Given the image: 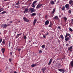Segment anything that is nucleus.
<instances>
[{
  "label": "nucleus",
  "instance_id": "19",
  "mask_svg": "<svg viewBox=\"0 0 73 73\" xmlns=\"http://www.w3.org/2000/svg\"><path fill=\"white\" fill-rule=\"evenodd\" d=\"M61 66V64H58V68H60Z\"/></svg>",
  "mask_w": 73,
  "mask_h": 73
},
{
  "label": "nucleus",
  "instance_id": "32",
  "mask_svg": "<svg viewBox=\"0 0 73 73\" xmlns=\"http://www.w3.org/2000/svg\"><path fill=\"white\" fill-rule=\"evenodd\" d=\"M9 47L11 46V42H9Z\"/></svg>",
  "mask_w": 73,
  "mask_h": 73
},
{
  "label": "nucleus",
  "instance_id": "38",
  "mask_svg": "<svg viewBox=\"0 0 73 73\" xmlns=\"http://www.w3.org/2000/svg\"><path fill=\"white\" fill-rule=\"evenodd\" d=\"M68 13H71V10H69L68 11Z\"/></svg>",
  "mask_w": 73,
  "mask_h": 73
},
{
  "label": "nucleus",
  "instance_id": "50",
  "mask_svg": "<svg viewBox=\"0 0 73 73\" xmlns=\"http://www.w3.org/2000/svg\"><path fill=\"white\" fill-rule=\"evenodd\" d=\"M13 23V21H11L9 22L10 23Z\"/></svg>",
  "mask_w": 73,
  "mask_h": 73
},
{
  "label": "nucleus",
  "instance_id": "11",
  "mask_svg": "<svg viewBox=\"0 0 73 73\" xmlns=\"http://www.w3.org/2000/svg\"><path fill=\"white\" fill-rule=\"evenodd\" d=\"M58 70L60 72H65V70L62 69H58Z\"/></svg>",
  "mask_w": 73,
  "mask_h": 73
},
{
  "label": "nucleus",
  "instance_id": "34",
  "mask_svg": "<svg viewBox=\"0 0 73 73\" xmlns=\"http://www.w3.org/2000/svg\"><path fill=\"white\" fill-rule=\"evenodd\" d=\"M69 31H71V32H72L73 31V30H72V29L70 28L69 29Z\"/></svg>",
  "mask_w": 73,
  "mask_h": 73
},
{
  "label": "nucleus",
  "instance_id": "35",
  "mask_svg": "<svg viewBox=\"0 0 73 73\" xmlns=\"http://www.w3.org/2000/svg\"><path fill=\"white\" fill-rule=\"evenodd\" d=\"M24 39H25V40L27 39V36H24Z\"/></svg>",
  "mask_w": 73,
  "mask_h": 73
},
{
  "label": "nucleus",
  "instance_id": "31",
  "mask_svg": "<svg viewBox=\"0 0 73 73\" xmlns=\"http://www.w3.org/2000/svg\"><path fill=\"white\" fill-rule=\"evenodd\" d=\"M28 11V8H26L25 10V11L27 12Z\"/></svg>",
  "mask_w": 73,
  "mask_h": 73
},
{
  "label": "nucleus",
  "instance_id": "43",
  "mask_svg": "<svg viewBox=\"0 0 73 73\" xmlns=\"http://www.w3.org/2000/svg\"><path fill=\"white\" fill-rule=\"evenodd\" d=\"M68 37V35H67V34H66V35L65 36V38H66Z\"/></svg>",
  "mask_w": 73,
  "mask_h": 73
},
{
  "label": "nucleus",
  "instance_id": "59",
  "mask_svg": "<svg viewBox=\"0 0 73 73\" xmlns=\"http://www.w3.org/2000/svg\"><path fill=\"white\" fill-rule=\"evenodd\" d=\"M59 2V1H58L57 2L58 3V2Z\"/></svg>",
  "mask_w": 73,
  "mask_h": 73
},
{
  "label": "nucleus",
  "instance_id": "4",
  "mask_svg": "<svg viewBox=\"0 0 73 73\" xmlns=\"http://www.w3.org/2000/svg\"><path fill=\"white\" fill-rule=\"evenodd\" d=\"M65 7L66 8L69 9V8H70V7H69V4H66L65 5Z\"/></svg>",
  "mask_w": 73,
  "mask_h": 73
},
{
  "label": "nucleus",
  "instance_id": "49",
  "mask_svg": "<svg viewBox=\"0 0 73 73\" xmlns=\"http://www.w3.org/2000/svg\"><path fill=\"white\" fill-rule=\"evenodd\" d=\"M49 35V33H47V34H46V36L47 35Z\"/></svg>",
  "mask_w": 73,
  "mask_h": 73
},
{
  "label": "nucleus",
  "instance_id": "46",
  "mask_svg": "<svg viewBox=\"0 0 73 73\" xmlns=\"http://www.w3.org/2000/svg\"><path fill=\"white\" fill-rule=\"evenodd\" d=\"M3 44H5V42L4 41H3L2 42Z\"/></svg>",
  "mask_w": 73,
  "mask_h": 73
},
{
  "label": "nucleus",
  "instance_id": "33",
  "mask_svg": "<svg viewBox=\"0 0 73 73\" xmlns=\"http://www.w3.org/2000/svg\"><path fill=\"white\" fill-rule=\"evenodd\" d=\"M19 1H18V2L16 3V5H19Z\"/></svg>",
  "mask_w": 73,
  "mask_h": 73
},
{
  "label": "nucleus",
  "instance_id": "51",
  "mask_svg": "<svg viewBox=\"0 0 73 73\" xmlns=\"http://www.w3.org/2000/svg\"><path fill=\"white\" fill-rule=\"evenodd\" d=\"M60 27L59 26H58V29H60Z\"/></svg>",
  "mask_w": 73,
  "mask_h": 73
},
{
  "label": "nucleus",
  "instance_id": "42",
  "mask_svg": "<svg viewBox=\"0 0 73 73\" xmlns=\"http://www.w3.org/2000/svg\"><path fill=\"white\" fill-rule=\"evenodd\" d=\"M43 35V37H44V38H46V36H45V35Z\"/></svg>",
  "mask_w": 73,
  "mask_h": 73
},
{
  "label": "nucleus",
  "instance_id": "26",
  "mask_svg": "<svg viewBox=\"0 0 73 73\" xmlns=\"http://www.w3.org/2000/svg\"><path fill=\"white\" fill-rule=\"evenodd\" d=\"M41 47L42 48H44L45 47V45H44H44H42V46Z\"/></svg>",
  "mask_w": 73,
  "mask_h": 73
},
{
  "label": "nucleus",
  "instance_id": "18",
  "mask_svg": "<svg viewBox=\"0 0 73 73\" xmlns=\"http://www.w3.org/2000/svg\"><path fill=\"white\" fill-rule=\"evenodd\" d=\"M72 49H73V48L72 47V46H71L70 47H68V50H71Z\"/></svg>",
  "mask_w": 73,
  "mask_h": 73
},
{
  "label": "nucleus",
  "instance_id": "41",
  "mask_svg": "<svg viewBox=\"0 0 73 73\" xmlns=\"http://www.w3.org/2000/svg\"><path fill=\"white\" fill-rule=\"evenodd\" d=\"M32 7H33V8H35V5H33L32 6Z\"/></svg>",
  "mask_w": 73,
  "mask_h": 73
},
{
  "label": "nucleus",
  "instance_id": "13",
  "mask_svg": "<svg viewBox=\"0 0 73 73\" xmlns=\"http://www.w3.org/2000/svg\"><path fill=\"white\" fill-rule=\"evenodd\" d=\"M49 21L47 20L45 22V25H48V24H49Z\"/></svg>",
  "mask_w": 73,
  "mask_h": 73
},
{
  "label": "nucleus",
  "instance_id": "57",
  "mask_svg": "<svg viewBox=\"0 0 73 73\" xmlns=\"http://www.w3.org/2000/svg\"><path fill=\"white\" fill-rule=\"evenodd\" d=\"M58 42H60V40H58Z\"/></svg>",
  "mask_w": 73,
  "mask_h": 73
},
{
  "label": "nucleus",
  "instance_id": "22",
  "mask_svg": "<svg viewBox=\"0 0 73 73\" xmlns=\"http://www.w3.org/2000/svg\"><path fill=\"white\" fill-rule=\"evenodd\" d=\"M37 2V1H35L33 2V3L32 5H35V3H36Z\"/></svg>",
  "mask_w": 73,
  "mask_h": 73
},
{
  "label": "nucleus",
  "instance_id": "7",
  "mask_svg": "<svg viewBox=\"0 0 73 73\" xmlns=\"http://www.w3.org/2000/svg\"><path fill=\"white\" fill-rule=\"evenodd\" d=\"M52 60L53 59L52 58H51L50 59L49 62L48 63V65H50L51 64V63H52Z\"/></svg>",
  "mask_w": 73,
  "mask_h": 73
},
{
  "label": "nucleus",
  "instance_id": "48",
  "mask_svg": "<svg viewBox=\"0 0 73 73\" xmlns=\"http://www.w3.org/2000/svg\"><path fill=\"white\" fill-rule=\"evenodd\" d=\"M21 50V49H18V51H20Z\"/></svg>",
  "mask_w": 73,
  "mask_h": 73
},
{
  "label": "nucleus",
  "instance_id": "63",
  "mask_svg": "<svg viewBox=\"0 0 73 73\" xmlns=\"http://www.w3.org/2000/svg\"><path fill=\"white\" fill-rule=\"evenodd\" d=\"M3 41H5V39H3Z\"/></svg>",
  "mask_w": 73,
  "mask_h": 73
},
{
  "label": "nucleus",
  "instance_id": "9",
  "mask_svg": "<svg viewBox=\"0 0 73 73\" xmlns=\"http://www.w3.org/2000/svg\"><path fill=\"white\" fill-rule=\"evenodd\" d=\"M23 19L25 21H26V22H29V20H27V18L25 17H23Z\"/></svg>",
  "mask_w": 73,
  "mask_h": 73
},
{
  "label": "nucleus",
  "instance_id": "56",
  "mask_svg": "<svg viewBox=\"0 0 73 73\" xmlns=\"http://www.w3.org/2000/svg\"><path fill=\"white\" fill-rule=\"evenodd\" d=\"M59 17H61V15H59Z\"/></svg>",
  "mask_w": 73,
  "mask_h": 73
},
{
  "label": "nucleus",
  "instance_id": "39",
  "mask_svg": "<svg viewBox=\"0 0 73 73\" xmlns=\"http://www.w3.org/2000/svg\"><path fill=\"white\" fill-rule=\"evenodd\" d=\"M39 53H42V50H39Z\"/></svg>",
  "mask_w": 73,
  "mask_h": 73
},
{
  "label": "nucleus",
  "instance_id": "5",
  "mask_svg": "<svg viewBox=\"0 0 73 73\" xmlns=\"http://www.w3.org/2000/svg\"><path fill=\"white\" fill-rule=\"evenodd\" d=\"M69 4H71V6H73V1L72 0H70L69 2Z\"/></svg>",
  "mask_w": 73,
  "mask_h": 73
},
{
  "label": "nucleus",
  "instance_id": "25",
  "mask_svg": "<svg viewBox=\"0 0 73 73\" xmlns=\"http://www.w3.org/2000/svg\"><path fill=\"white\" fill-rule=\"evenodd\" d=\"M36 66V65L35 64H32L31 65V66H32V67H35V66Z\"/></svg>",
  "mask_w": 73,
  "mask_h": 73
},
{
  "label": "nucleus",
  "instance_id": "12",
  "mask_svg": "<svg viewBox=\"0 0 73 73\" xmlns=\"http://www.w3.org/2000/svg\"><path fill=\"white\" fill-rule=\"evenodd\" d=\"M50 3L52 5H53V4H54V2L53 1H50Z\"/></svg>",
  "mask_w": 73,
  "mask_h": 73
},
{
  "label": "nucleus",
  "instance_id": "16",
  "mask_svg": "<svg viewBox=\"0 0 73 73\" xmlns=\"http://www.w3.org/2000/svg\"><path fill=\"white\" fill-rule=\"evenodd\" d=\"M1 50L2 51V53H4V52L5 51V49H4V48H2Z\"/></svg>",
  "mask_w": 73,
  "mask_h": 73
},
{
  "label": "nucleus",
  "instance_id": "62",
  "mask_svg": "<svg viewBox=\"0 0 73 73\" xmlns=\"http://www.w3.org/2000/svg\"><path fill=\"white\" fill-rule=\"evenodd\" d=\"M69 37H70H70H71V36H70V35Z\"/></svg>",
  "mask_w": 73,
  "mask_h": 73
},
{
  "label": "nucleus",
  "instance_id": "6",
  "mask_svg": "<svg viewBox=\"0 0 73 73\" xmlns=\"http://www.w3.org/2000/svg\"><path fill=\"white\" fill-rule=\"evenodd\" d=\"M30 11L31 13H33L35 11V9L34 8H30Z\"/></svg>",
  "mask_w": 73,
  "mask_h": 73
},
{
  "label": "nucleus",
  "instance_id": "3",
  "mask_svg": "<svg viewBox=\"0 0 73 73\" xmlns=\"http://www.w3.org/2000/svg\"><path fill=\"white\" fill-rule=\"evenodd\" d=\"M42 4H41L40 3H39L37 5L36 8H40L41 7H42Z\"/></svg>",
  "mask_w": 73,
  "mask_h": 73
},
{
  "label": "nucleus",
  "instance_id": "17",
  "mask_svg": "<svg viewBox=\"0 0 73 73\" xmlns=\"http://www.w3.org/2000/svg\"><path fill=\"white\" fill-rule=\"evenodd\" d=\"M61 9L62 10V11H65V6H63L62 8H61Z\"/></svg>",
  "mask_w": 73,
  "mask_h": 73
},
{
  "label": "nucleus",
  "instance_id": "61",
  "mask_svg": "<svg viewBox=\"0 0 73 73\" xmlns=\"http://www.w3.org/2000/svg\"><path fill=\"white\" fill-rule=\"evenodd\" d=\"M70 50V51H71V52H72V50Z\"/></svg>",
  "mask_w": 73,
  "mask_h": 73
},
{
  "label": "nucleus",
  "instance_id": "29",
  "mask_svg": "<svg viewBox=\"0 0 73 73\" xmlns=\"http://www.w3.org/2000/svg\"><path fill=\"white\" fill-rule=\"evenodd\" d=\"M4 13H7V12L6 11H4L3 12H2V14L3 15V14H4Z\"/></svg>",
  "mask_w": 73,
  "mask_h": 73
},
{
  "label": "nucleus",
  "instance_id": "1",
  "mask_svg": "<svg viewBox=\"0 0 73 73\" xmlns=\"http://www.w3.org/2000/svg\"><path fill=\"white\" fill-rule=\"evenodd\" d=\"M10 26V24H8V25H7L6 24H5L4 25H2V27H3V28H7V27H8L9 26Z\"/></svg>",
  "mask_w": 73,
  "mask_h": 73
},
{
  "label": "nucleus",
  "instance_id": "20",
  "mask_svg": "<svg viewBox=\"0 0 73 73\" xmlns=\"http://www.w3.org/2000/svg\"><path fill=\"white\" fill-rule=\"evenodd\" d=\"M69 40V38L68 37L66 38L65 39V40L66 41H67L68 40Z\"/></svg>",
  "mask_w": 73,
  "mask_h": 73
},
{
  "label": "nucleus",
  "instance_id": "24",
  "mask_svg": "<svg viewBox=\"0 0 73 73\" xmlns=\"http://www.w3.org/2000/svg\"><path fill=\"white\" fill-rule=\"evenodd\" d=\"M60 36L62 40H64V36H63V35H60Z\"/></svg>",
  "mask_w": 73,
  "mask_h": 73
},
{
  "label": "nucleus",
  "instance_id": "14",
  "mask_svg": "<svg viewBox=\"0 0 73 73\" xmlns=\"http://www.w3.org/2000/svg\"><path fill=\"white\" fill-rule=\"evenodd\" d=\"M22 33H21L20 34H18L16 36L15 38H18V37H19V36H20V35H21Z\"/></svg>",
  "mask_w": 73,
  "mask_h": 73
},
{
  "label": "nucleus",
  "instance_id": "37",
  "mask_svg": "<svg viewBox=\"0 0 73 73\" xmlns=\"http://www.w3.org/2000/svg\"><path fill=\"white\" fill-rule=\"evenodd\" d=\"M66 35H67V36H70V34L68 33H66Z\"/></svg>",
  "mask_w": 73,
  "mask_h": 73
},
{
  "label": "nucleus",
  "instance_id": "23",
  "mask_svg": "<svg viewBox=\"0 0 73 73\" xmlns=\"http://www.w3.org/2000/svg\"><path fill=\"white\" fill-rule=\"evenodd\" d=\"M36 16V13H33L31 14V16Z\"/></svg>",
  "mask_w": 73,
  "mask_h": 73
},
{
  "label": "nucleus",
  "instance_id": "27",
  "mask_svg": "<svg viewBox=\"0 0 73 73\" xmlns=\"http://www.w3.org/2000/svg\"><path fill=\"white\" fill-rule=\"evenodd\" d=\"M54 12H55V9H54L52 11V14H53V13H54Z\"/></svg>",
  "mask_w": 73,
  "mask_h": 73
},
{
  "label": "nucleus",
  "instance_id": "8",
  "mask_svg": "<svg viewBox=\"0 0 73 73\" xmlns=\"http://www.w3.org/2000/svg\"><path fill=\"white\" fill-rule=\"evenodd\" d=\"M70 65L71 66V68L73 67V60L70 63Z\"/></svg>",
  "mask_w": 73,
  "mask_h": 73
},
{
  "label": "nucleus",
  "instance_id": "45",
  "mask_svg": "<svg viewBox=\"0 0 73 73\" xmlns=\"http://www.w3.org/2000/svg\"><path fill=\"white\" fill-rule=\"evenodd\" d=\"M49 27H52V25L51 24H50L48 26Z\"/></svg>",
  "mask_w": 73,
  "mask_h": 73
},
{
  "label": "nucleus",
  "instance_id": "30",
  "mask_svg": "<svg viewBox=\"0 0 73 73\" xmlns=\"http://www.w3.org/2000/svg\"><path fill=\"white\" fill-rule=\"evenodd\" d=\"M64 19L65 21L66 22V20H67V18H66V17H64Z\"/></svg>",
  "mask_w": 73,
  "mask_h": 73
},
{
  "label": "nucleus",
  "instance_id": "52",
  "mask_svg": "<svg viewBox=\"0 0 73 73\" xmlns=\"http://www.w3.org/2000/svg\"><path fill=\"white\" fill-rule=\"evenodd\" d=\"M68 45H69V44H66V46H68Z\"/></svg>",
  "mask_w": 73,
  "mask_h": 73
},
{
  "label": "nucleus",
  "instance_id": "21",
  "mask_svg": "<svg viewBox=\"0 0 73 73\" xmlns=\"http://www.w3.org/2000/svg\"><path fill=\"white\" fill-rule=\"evenodd\" d=\"M40 64V62H37V63L35 64L36 66H37V65H38Z\"/></svg>",
  "mask_w": 73,
  "mask_h": 73
},
{
  "label": "nucleus",
  "instance_id": "55",
  "mask_svg": "<svg viewBox=\"0 0 73 73\" xmlns=\"http://www.w3.org/2000/svg\"><path fill=\"white\" fill-rule=\"evenodd\" d=\"M71 21H72V22H73V19H72L71 20Z\"/></svg>",
  "mask_w": 73,
  "mask_h": 73
},
{
  "label": "nucleus",
  "instance_id": "60",
  "mask_svg": "<svg viewBox=\"0 0 73 73\" xmlns=\"http://www.w3.org/2000/svg\"><path fill=\"white\" fill-rule=\"evenodd\" d=\"M7 1V0H4L5 1Z\"/></svg>",
  "mask_w": 73,
  "mask_h": 73
},
{
  "label": "nucleus",
  "instance_id": "28",
  "mask_svg": "<svg viewBox=\"0 0 73 73\" xmlns=\"http://www.w3.org/2000/svg\"><path fill=\"white\" fill-rule=\"evenodd\" d=\"M4 10V9L3 8H2L1 9H0V12H1V11H3Z\"/></svg>",
  "mask_w": 73,
  "mask_h": 73
},
{
  "label": "nucleus",
  "instance_id": "36",
  "mask_svg": "<svg viewBox=\"0 0 73 73\" xmlns=\"http://www.w3.org/2000/svg\"><path fill=\"white\" fill-rule=\"evenodd\" d=\"M9 62H11L12 61V59L11 58H9Z\"/></svg>",
  "mask_w": 73,
  "mask_h": 73
},
{
  "label": "nucleus",
  "instance_id": "15",
  "mask_svg": "<svg viewBox=\"0 0 73 73\" xmlns=\"http://www.w3.org/2000/svg\"><path fill=\"white\" fill-rule=\"evenodd\" d=\"M53 19H55V20H58V18L57 16H56Z\"/></svg>",
  "mask_w": 73,
  "mask_h": 73
},
{
  "label": "nucleus",
  "instance_id": "2",
  "mask_svg": "<svg viewBox=\"0 0 73 73\" xmlns=\"http://www.w3.org/2000/svg\"><path fill=\"white\" fill-rule=\"evenodd\" d=\"M41 70H42L43 73H45L46 72L45 70H46V68L44 67V68H42L41 69Z\"/></svg>",
  "mask_w": 73,
  "mask_h": 73
},
{
  "label": "nucleus",
  "instance_id": "53",
  "mask_svg": "<svg viewBox=\"0 0 73 73\" xmlns=\"http://www.w3.org/2000/svg\"><path fill=\"white\" fill-rule=\"evenodd\" d=\"M15 7H16V8H19V7L17 6H16Z\"/></svg>",
  "mask_w": 73,
  "mask_h": 73
},
{
  "label": "nucleus",
  "instance_id": "54",
  "mask_svg": "<svg viewBox=\"0 0 73 73\" xmlns=\"http://www.w3.org/2000/svg\"><path fill=\"white\" fill-rule=\"evenodd\" d=\"M14 73H17V72H16V71H15L14 72Z\"/></svg>",
  "mask_w": 73,
  "mask_h": 73
},
{
  "label": "nucleus",
  "instance_id": "64",
  "mask_svg": "<svg viewBox=\"0 0 73 73\" xmlns=\"http://www.w3.org/2000/svg\"><path fill=\"white\" fill-rule=\"evenodd\" d=\"M29 42H31V40H29Z\"/></svg>",
  "mask_w": 73,
  "mask_h": 73
},
{
  "label": "nucleus",
  "instance_id": "44",
  "mask_svg": "<svg viewBox=\"0 0 73 73\" xmlns=\"http://www.w3.org/2000/svg\"><path fill=\"white\" fill-rule=\"evenodd\" d=\"M68 37V35H67V34H66V35L65 36V38H66Z\"/></svg>",
  "mask_w": 73,
  "mask_h": 73
},
{
  "label": "nucleus",
  "instance_id": "58",
  "mask_svg": "<svg viewBox=\"0 0 73 73\" xmlns=\"http://www.w3.org/2000/svg\"><path fill=\"white\" fill-rule=\"evenodd\" d=\"M24 13H26V12L25 11H24Z\"/></svg>",
  "mask_w": 73,
  "mask_h": 73
},
{
  "label": "nucleus",
  "instance_id": "10",
  "mask_svg": "<svg viewBox=\"0 0 73 73\" xmlns=\"http://www.w3.org/2000/svg\"><path fill=\"white\" fill-rule=\"evenodd\" d=\"M36 21L37 19H35L33 22V24L34 25H35V24H36Z\"/></svg>",
  "mask_w": 73,
  "mask_h": 73
},
{
  "label": "nucleus",
  "instance_id": "47",
  "mask_svg": "<svg viewBox=\"0 0 73 73\" xmlns=\"http://www.w3.org/2000/svg\"><path fill=\"white\" fill-rule=\"evenodd\" d=\"M12 53H13L12 52H10V54H11V55H12Z\"/></svg>",
  "mask_w": 73,
  "mask_h": 73
},
{
  "label": "nucleus",
  "instance_id": "40",
  "mask_svg": "<svg viewBox=\"0 0 73 73\" xmlns=\"http://www.w3.org/2000/svg\"><path fill=\"white\" fill-rule=\"evenodd\" d=\"M2 40H3V39L2 38H1V39H0V43L1 42Z\"/></svg>",
  "mask_w": 73,
  "mask_h": 73
}]
</instances>
